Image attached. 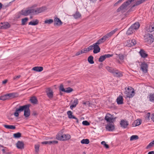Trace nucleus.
<instances>
[{"label": "nucleus", "mask_w": 154, "mask_h": 154, "mask_svg": "<svg viewBox=\"0 0 154 154\" xmlns=\"http://www.w3.org/2000/svg\"><path fill=\"white\" fill-rule=\"evenodd\" d=\"M134 0H128L127 1L124 3L117 10V12L121 11L122 13H124L127 10V6L130 4L131 2Z\"/></svg>", "instance_id": "1"}, {"label": "nucleus", "mask_w": 154, "mask_h": 154, "mask_svg": "<svg viewBox=\"0 0 154 154\" xmlns=\"http://www.w3.org/2000/svg\"><path fill=\"white\" fill-rule=\"evenodd\" d=\"M126 88H125V93L126 97L129 98L132 97L135 94L134 89L131 87H128L127 89Z\"/></svg>", "instance_id": "2"}, {"label": "nucleus", "mask_w": 154, "mask_h": 154, "mask_svg": "<svg viewBox=\"0 0 154 154\" xmlns=\"http://www.w3.org/2000/svg\"><path fill=\"white\" fill-rule=\"evenodd\" d=\"M144 40L147 44H150L153 42V35L151 34H148L145 36Z\"/></svg>", "instance_id": "3"}, {"label": "nucleus", "mask_w": 154, "mask_h": 154, "mask_svg": "<svg viewBox=\"0 0 154 154\" xmlns=\"http://www.w3.org/2000/svg\"><path fill=\"white\" fill-rule=\"evenodd\" d=\"M116 117L114 118L113 116L109 113H107L106 115L105 119L107 122H112L114 120L116 119Z\"/></svg>", "instance_id": "4"}, {"label": "nucleus", "mask_w": 154, "mask_h": 154, "mask_svg": "<svg viewBox=\"0 0 154 154\" xmlns=\"http://www.w3.org/2000/svg\"><path fill=\"white\" fill-rule=\"evenodd\" d=\"M60 91L67 93H69L72 91V89L70 87L64 88L63 84L60 85L59 88Z\"/></svg>", "instance_id": "5"}, {"label": "nucleus", "mask_w": 154, "mask_h": 154, "mask_svg": "<svg viewBox=\"0 0 154 154\" xmlns=\"http://www.w3.org/2000/svg\"><path fill=\"white\" fill-rule=\"evenodd\" d=\"M21 14L25 16H27L30 14H34V9H29L26 10H22L21 11Z\"/></svg>", "instance_id": "6"}, {"label": "nucleus", "mask_w": 154, "mask_h": 154, "mask_svg": "<svg viewBox=\"0 0 154 154\" xmlns=\"http://www.w3.org/2000/svg\"><path fill=\"white\" fill-rule=\"evenodd\" d=\"M46 9L47 8L45 7H42L36 9H34V14H36L41 13L45 11Z\"/></svg>", "instance_id": "7"}, {"label": "nucleus", "mask_w": 154, "mask_h": 154, "mask_svg": "<svg viewBox=\"0 0 154 154\" xmlns=\"http://www.w3.org/2000/svg\"><path fill=\"white\" fill-rule=\"evenodd\" d=\"M46 92L48 97L50 98H52L53 97V92L52 90L50 88L46 89Z\"/></svg>", "instance_id": "8"}, {"label": "nucleus", "mask_w": 154, "mask_h": 154, "mask_svg": "<svg viewBox=\"0 0 154 154\" xmlns=\"http://www.w3.org/2000/svg\"><path fill=\"white\" fill-rule=\"evenodd\" d=\"M10 27V25L7 22L1 23H0V28L2 29H7Z\"/></svg>", "instance_id": "9"}, {"label": "nucleus", "mask_w": 154, "mask_h": 154, "mask_svg": "<svg viewBox=\"0 0 154 154\" xmlns=\"http://www.w3.org/2000/svg\"><path fill=\"white\" fill-rule=\"evenodd\" d=\"M113 54H106L101 56L99 58V62H102L106 58H109L112 56Z\"/></svg>", "instance_id": "10"}, {"label": "nucleus", "mask_w": 154, "mask_h": 154, "mask_svg": "<svg viewBox=\"0 0 154 154\" xmlns=\"http://www.w3.org/2000/svg\"><path fill=\"white\" fill-rule=\"evenodd\" d=\"M93 52L94 54H97L100 51V49L98 45L95 43L93 44Z\"/></svg>", "instance_id": "11"}, {"label": "nucleus", "mask_w": 154, "mask_h": 154, "mask_svg": "<svg viewBox=\"0 0 154 154\" xmlns=\"http://www.w3.org/2000/svg\"><path fill=\"white\" fill-rule=\"evenodd\" d=\"M106 128L107 130L109 131H112L114 130L115 127L113 124L110 123L106 126Z\"/></svg>", "instance_id": "12"}, {"label": "nucleus", "mask_w": 154, "mask_h": 154, "mask_svg": "<svg viewBox=\"0 0 154 154\" xmlns=\"http://www.w3.org/2000/svg\"><path fill=\"white\" fill-rule=\"evenodd\" d=\"M120 125L122 127L125 128H127V126L128 125V121L124 120H122L120 122Z\"/></svg>", "instance_id": "13"}, {"label": "nucleus", "mask_w": 154, "mask_h": 154, "mask_svg": "<svg viewBox=\"0 0 154 154\" xmlns=\"http://www.w3.org/2000/svg\"><path fill=\"white\" fill-rule=\"evenodd\" d=\"M30 115V111L29 108V106L27 105L26 107L24 110V116L26 117H29Z\"/></svg>", "instance_id": "14"}, {"label": "nucleus", "mask_w": 154, "mask_h": 154, "mask_svg": "<svg viewBox=\"0 0 154 154\" xmlns=\"http://www.w3.org/2000/svg\"><path fill=\"white\" fill-rule=\"evenodd\" d=\"M141 68L142 71L145 72H146L147 71V68L148 67L147 65L145 63H142L141 65Z\"/></svg>", "instance_id": "15"}, {"label": "nucleus", "mask_w": 154, "mask_h": 154, "mask_svg": "<svg viewBox=\"0 0 154 154\" xmlns=\"http://www.w3.org/2000/svg\"><path fill=\"white\" fill-rule=\"evenodd\" d=\"M56 139L64 141V134L59 133L56 135Z\"/></svg>", "instance_id": "16"}, {"label": "nucleus", "mask_w": 154, "mask_h": 154, "mask_svg": "<svg viewBox=\"0 0 154 154\" xmlns=\"http://www.w3.org/2000/svg\"><path fill=\"white\" fill-rule=\"evenodd\" d=\"M140 25L138 22H136L133 24L131 27L134 30H137L139 27Z\"/></svg>", "instance_id": "17"}, {"label": "nucleus", "mask_w": 154, "mask_h": 154, "mask_svg": "<svg viewBox=\"0 0 154 154\" xmlns=\"http://www.w3.org/2000/svg\"><path fill=\"white\" fill-rule=\"evenodd\" d=\"M54 25H57L58 26L61 25L62 23L60 20L58 18L56 17L54 20Z\"/></svg>", "instance_id": "18"}, {"label": "nucleus", "mask_w": 154, "mask_h": 154, "mask_svg": "<svg viewBox=\"0 0 154 154\" xmlns=\"http://www.w3.org/2000/svg\"><path fill=\"white\" fill-rule=\"evenodd\" d=\"M17 147L19 149H23L24 148V144L22 142L18 141L16 143Z\"/></svg>", "instance_id": "19"}, {"label": "nucleus", "mask_w": 154, "mask_h": 154, "mask_svg": "<svg viewBox=\"0 0 154 154\" xmlns=\"http://www.w3.org/2000/svg\"><path fill=\"white\" fill-rule=\"evenodd\" d=\"M117 103L118 104H122L123 103V98L121 96H119L116 99Z\"/></svg>", "instance_id": "20"}, {"label": "nucleus", "mask_w": 154, "mask_h": 154, "mask_svg": "<svg viewBox=\"0 0 154 154\" xmlns=\"http://www.w3.org/2000/svg\"><path fill=\"white\" fill-rule=\"evenodd\" d=\"M32 70L36 72H40L43 70V68L41 66H35L33 67Z\"/></svg>", "instance_id": "21"}, {"label": "nucleus", "mask_w": 154, "mask_h": 154, "mask_svg": "<svg viewBox=\"0 0 154 154\" xmlns=\"http://www.w3.org/2000/svg\"><path fill=\"white\" fill-rule=\"evenodd\" d=\"M67 114L69 119H76V118L72 115V112L71 111H69L67 112Z\"/></svg>", "instance_id": "22"}, {"label": "nucleus", "mask_w": 154, "mask_h": 154, "mask_svg": "<svg viewBox=\"0 0 154 154\" xmlns=\"http://www.w3.org/2000/svg\"><path fill=\"white\" fill-rule=\"evenodd\" d=\"M113 74L114 76L117 77H120L122 76V75L121 72L116 69H115Z\"/></svg>", "instance_id": "23"}, {"label": "nucleus", "mask_w": 154, "mask_h": 154, "mask_svg": "<svg viewBox=\"0 0 154 154\" xmlns=\"http://www.w3.org/2000/svg\"><path fill=\"white\" fill-rule=\"evenodd\" d=\"M58 141H45L42 142V143L43 144H55L57 143Z\"/></svg>", "instance_id": "24"}, {"label": "nucleus", "mask_w": 154, "mask_h": 154, "mask_svg": "<svg viewBox=\"0 0 154 154\" xmlns=\"http://www.w3.org/2000/svg\"><path fill=\"white\" fill-rule=\"evenodd\" d=\"M6 95L8 100L14 98L16 96V94L15 93H9Z\"/></svg>", "instance_id": "25"}, {"label": "nucleus", "mask_w": 154, "mask_h": 154, "mask_svg": "<svg viewBox=\"0 0 154 154\" xmlns=\"http://www.w3.org/2000/svg\"><path fill=\"white\" fill-rule=\"evenodd\" d=\"M139 53L141 57L143 58H145L147 57L148 55L143 50H141L139 52Z\"/></svg>", "instance_id": "26"}, {"label": "nucleus", "mask_w": 154, "mask_h": 154, "mask_svg": "<svg viewBox=\"0 0 154 154\" xmlns=\"http://www.w3.org/2000/svg\"><path fill=\"white\" fill-rule=\"evenodd\" d=\"M141 123V121L140 119H137L134 121L133 124V126H136L140 125Z\"/></svg>", "instance_id": "27"}, {"label": "nucleus", "mask_w": 154, "mask_h": 154, "mask_svg": "<svg viewBox=\"0 0 154 154\" xmlns=\"http://www.w3.org/2000/svg\"><path fill=\"white\" fill-rule=\"evenodd\" d=\"M27 105H25L23 106H20L18 109H16V110L19 112L24 110Z\"/></svg>", "instance_id": "28"}, {"label": "nucleus", "mask_w": 154, "mask_h": 154, "mask_svg": "<svg viewBox=\"0 0 154 154\" xmlns=\"http://www.w3.org/2000/svg\"><path fill=\"white\" fill-rule=\"evenodd\" d=\"M146 30L148 32H150L154 31V24L152 25L149 27H147Z\"/></svg>", "instance_id": "29"}, {"label": "nucleus", "mask_w": 154, "mask_h": 154, "mask_svg": "<svg viewBox=\"0 0 154 154\" xmlns=\"http://www.w3.org/2000/svg\"><path fill=\"white\" fill-rule=\"evenodd\" d=\"M144 2L143 0H137L136 2L133 5L132 8Z\"/></svg>", "instance_id": "30"}, {"label": "nucleus", "mask_w": 154, "mask_h": 154, "mask_svg": "<svg viewBox=\"0 0 154 154\" xmlns=\"http://www.w3.org/2000/svg\"><path fill=\"white\" fill-rule=\"evenodd\" d=\"M4 126L7 129H14L15 128V127L14 126L12 125H4Z\"/></svg>", "instance_id": "31"}, {"label": "nucleus", "mask_w": 154, "mask_h": 154, "mask_svg": "<svg viewBox=\"0 0 154 154\" xmlns=\"http://www.w3.org/2000/svg\"><path fill=\"white\" fill-rule=\"evenodd\" d=\"M134 32V30L130 27L127 32L126 34L127 35H129L133 33Z\"/></svg>", "instance_id": "32"}, {"label": "nucleus", "mask_w": 154, "mask_h": 154, "mask_svg": "<svg viewBox=\"0 0 154 154\" xmlns=\"http://www.w3.org/2000/svg\"><path fill=\"white\" fill-rule=\"evenodd\" d=\"M39 21L37 20H35L33 21H31L29 23V24L32 25H36L38 24V23Z\"/></svg>", "instance_id": "33"}, {"label": "nucleus", "mask_w": 154, "mask_h": 154, "mask_svg": "<svg viewBox=\"0 0 154 154\" xmlns=\"http://www.w3.org/2000/svg\"><path fill=\"white\" fill-rule=\"evenodd\" d=\"M89 140L88 139H83L81 141V143L83 144H88L89 143Z\"/></svg>", "instance_id": "34"}, {"label": "nucleus", "mask_w": 154, "mask_h": 154, "mask_svg": "<svg viewBox=\"0 0 154 154\" xmlns=\"http://www.w3.org/2000/svg\"><path fill=\"white\" fill-rule=\"evenodd\" d=\"M117 29H116L112 31L109 33L106 34L109 37H111L113 34H114L117 31Z\"/></svg>", "instance_id": "35"}, {"label": "nucleus", "mask_w": 154, "mask_h": 154, "mask_svg": "<svg viewBox=\"0 0 154 154\" xmlns=\"http://www.w3.org/2000/svg\"><path fill=\"white\" fill-rule=\"evenodd\" d=\"M149 100L150 101L154 103V93L150 94H149Z\"/></svg>", "instance_id": "36"}, {"label": "nucleus", "mask_w": 154, "mask_h": 154, "mask_svg": "<svg viewBox=\"0 0 154 154\" xmlns=\"http://www.w3.org/2000/svg\"><path fill=\"white\" fill-rule=\"evenodd\" d=\"M88 60L89 63L90 64H93L94 63L93 61V57L91 55L89 56L88 58Z\"/></svg>", "instance_id": "37"}, {"label": "nucleus", "mask_w": 154, "mask_h": 154, "mask_svg": "<svg viewBox=\"0 0 154 154\" xmlns=\"http://www.w3.org/2000/svg\"><path fill=\"white\" fill-rule=\"evenodd\" d=\"M116 55L118 56L117 58H119L122 62H123L124 58V56L122 54H116Z\"/></svg>", "instance_id": "38"}, {"label": "nucleus", "mask_w": 154, "mask_h": 154, "mask_svg": "<svg viewBox=\"0 0 154 154\" xmlns=\"http://www.w3.org/2000/svg\"><path fill=\"white\" fill-rule=\"evenodd\" d=\"M30 100L32 103L34 104H36L37 101L36 97H31Z\"/></svg>", "instance_id": "39"}, {"label": "nucleus", "mask_w": 154, "mask_h": 154, "mask_svg": "<svg viewBox=\"0 0 154 154\" xmlns=\"http://www.w3.org/2000/svg\"><path fill=\"white\" fill-rule=\"evenodd\" d=\"M88 52L86 48H85L82 50L78 52V55H80L84 53H85Z\"/></svg>", "instance_id": "40"}, {"label": "nucleus", "mask_w": 154, "mask_h": 154, "mask_svg": "<svg viewBox=\"0 0 154 154\" xmlns=\"http://www.w3.org/2000/svg\"><path fill=\"white\" fill-rule=\"evenodd\" d=\"M138 138L139 137L137 135H133L131 137L130 140L131 141H132L133 140H137Z\"/></svg>", "instance_id": "41"}, {"label": "nucleus", "mask_w": 154, "mask_h": 154, "mask_svg": "<svg viewBox=\"0 0 154 154\" xmlns=\"http://www.w3.org/2000/svg\"><path fill=\"white\" fill-rule=\"evenodd\" d=\"M106 69L109 72L112 74L115 70V69H113L112 68H111L109 66L106 67Z\"/></svg>", "instance_id": "42"}, {"label": "nucleus", "mask_w": 154, "mask_h": 154, "mask_svg": "<svg viewBox=\"0 0 154 154\" xmlns=\"http://www.w3.org/2000/svg\"><path fill=\"white\" fill-rule=\"evenodd\" d=\"M64 140H68L71 138L70 136L68 134H64Z\"/></svg>", "instance_id": "43"}, {"label": "nucleus", "mask_w": 154, "mask_h": 154, "mask_svg": "<svg viewBox=\"0 0 154 154\" xmlns=\"http://www.w3.org/2000/svg\"><path fill=\"white\" fill-rule=\"evenodd\" d=\"M53 19H49L45 20V23L46 24H50L53 23Z\"/></svg>", "instance_id": "44"}, {"label": "nucleus", "mask_w": 154, "mask_h": 154, "mask_svg": "<svg viewBox=\"0 0 154 154\" xmlns=\"http://www.w3.org/2000/svg\"><path fill=\"white\" fill-rule=\"evenodd\" d=\"M77 104V102L76 101H74V103L73 104L71 105L70 106V108L71 109H72L73 108L76 106Z\"/></svg>", "instance_id": "45"}, {"label": "nucleus", "mask_w": 154, "mask_h": 154, "mask_svg": "<svg viewBox=\"0 0 154 154\" xmlns=\"http://www.w3.org/2000/svg\"><path fill=\"white\" fill-rule=\"evenodd\" d=\"M0 100H8L7 97V95L5 94L4 95L1 96L0 97Z\"/></svg>", "instance_id": "46"}, {"label": "nucleus", "mask_w": 154, "mask_h": 154, "mask_svg": "<svg viewBox=\"0 0 154 154\" xmlns=\"http://www.w3.org/2000/svg\"><path fill=\"white\" fill-rule=\"evenodd\" d=\"M13 135L15 138H18L21 137V134L20 133L18 132L14 134Z\"/></svg>", "instance_id": "47"}, {"label": "nucleus", "mask_w": 154, "mask_h": 154, "mask_svg": "<svg viewBox=\"0 0 154 154\" xmlns=\"http://www.w3.org/2000/svg\"><path fill=\"white\" fill-rule=\"evenodd\" d=\"M28 18L26 17L24 19H23L22 20V24L23 25H24L26 24V23L27 22L28 20Z\"/></svg>", "instance_id": "48"}, {"label": "nucleus", "mask_w": 154, "mask_h": 154, "mask_svg": "<svg viewBox=\"0 0 154 154\" xmlns=\"http://www.w3.org/2000/svg\"><path fill=\"white\" fill-rule=\"evenodd\" d=\"M104 41L103 38H102L99 39L96 43L98 45L103 43Z\"/></svg>", "instance_id": "49"}, {"label": "nucleus", "mask_w": 154, "mask_h": 154, "mask_svg": "<svg viewBox=\"0 0 154 154\" xmlns=\"http://www.w3.org/2000/svg\"><path fill=\"white\" fill-rule=\"evenodd\" d=\"M94 48L93 44L89 46L88 48H86L88 52L92 50Z\"/></svg>", "instance_id": "50"}, {"label": "nucleus", "mask_w": 154, "mask_h": 154, "mask_svg": "<svg viewBox=\"0 0 154 154\" xmlns=\"http://www.w3.org/2000/svg\"><path fill=\"white\" fill-rule=\"evenodd\" d=\"M39 145L37 144L35 145V149L36 152H38L39 151Z\"/></svg>", "instance_id": "51"}, {"label": "nucleus", "mask_w": 154, "mask_h": 154, "mask_svg": "<svg viewBox=\"0 0 154 154\" xmlns=\"http://www.w3.org/2000/svg\"><path fill=\"white\" fill-rule=\"evenodd\" d=\"M154 145V143L153 142V141L151 142H150L149 145L146 146V149H148L152 146Z\"/></svg>", "instance_id": "52"}, {"label": "nucleus", "mask_w": 154, "mask_h": 154, "mask_svg": "<svg viewBox=\"0 0 154 154\" xmlns=\"http://www.w3.org/2000/svg\"><path fill=\"white\" fill-rule=\"evenodd\" d=\"M82 123L84 125L86 126H88L90 125V123L87 121H83Z\"/></svg>", "instance_id": "53"}, {"label": "nucleus", "mask_w": 154, "mask_h": 154, "mask_svg": "<svg viewBox=\"0 0 154 154\" xmlns=\"http://www.w3.org/2000/svg\"><path fill=\"white\" fill-rule=\"evenodd\" d=\"M101 143L102 144L104 145V146L106 148H109V145L106 144L105 141H102L101 142Z\"/></svg>", "instance_id": "54"}, {"label": "nucleus", "mask_w": 154, "mask_h": 154, "mask_svg": "<svg viewBox=\"0 0 154 154\" xmlns=\"http://www.w3.org/2000/svg\"><path fill=\"white\" fill-rule=\"evenodd\" d=\"M83 105L88 106H90L91 104V103L89 101H86V102H83Z\"/></svg>", "instance_id": "55"}, {"label": "nucleus", "mask_w": 154, "mask_h": 154, "mask_svg": "<svg viewBox=\"0 0 154 154\" xmlns=\"http://www.w3.org/2000/svg\"><path fill=\"white\" fill-rule=\"evenodd\" d=\"M136 40L134 39H133L131 41V45L133 46L135 45V44H136Z\"/></svg>", "instance_id": "56"}, {"label": "nucleus", "mask_w": 154, "mask_h": 154, "mask_svg": "<svg viewBox=\"0 0 154 154\" xmlns=\"http://www.w3.org/2000/svg\"><path fill=\"white\" fill-rule=\"evenodd\" d=\"M21 77L20 75H18L17 76H14L13 78V79L14 80H17L18 79L20 78Z\"/></svg>", "instance_id": "57"}, {"label": "nucleus", "mask_w": 154, "mask_h": 154, "mask_svg": "<svg viewBox=\"0 0 154 154\" xmlns=\"http://www.w3.org/2000/svg\"><path fill=\"white\" fill-rule=\"evenodd\" d=\"M109 38V37L107 34L102 37L104 41H105Z\"/></svg>", "instance_id": "58"}, {"label": "nucleus", "mask_w": 154, "mask_h": 154, "mask_svg": "<svg viewBox=\"0 0 154 154\" xmlns=\"http://www.w3.org/2000/svg\"><path fill=\"white\" fill-rule=\"evenodd\" d=\"M19 112L16 110L14 114V116L16 117H18L19 116Z\"/></svg>", "instance_id": "59"}, {"label": "nucleus", "mask_w": 154, "mask_h": 154, "mask_svg": "<svg viewBox=\"0 0 154 154\" xmlns=\"http://www.w3.org/2000/svg\"><path fill=\"white\" fill-rule=\"evenodd\" d=\"M150 113L149 112H148L147 113L146 116V118L147 119H149L150 116Z\"/></svg>", "instance_id": "60"}, {"label": "nucleus", "mask_w": 154, "mask_h": 154, "mask_svg": "<svg viewBox=\"0 0 154 154\" xmlns=\"http://www.w3.org/2000/svg\"><path fill=\"white\" fill-rule=\"evenodd\" d=\"M73 16L75 19H76L77 18V13L76 12L73 15Z\"/></svg>", "instance_id": "61"}, {"label": "nucleus", "mask_w": 154, "mask_h": 154, "mask_svg": "<svg viewBox=\"0 0 154 154\" xmlns=\"http://www.w3.org/2000/svg\"><path fill=\"white\" fill-rule=\"evenodd\" d=\"M152 120L154 122V113L153 114L151 118Z\"/></svg>", "instance_id": "62"}, {"label": "nucleus", "mask_w": 154, "mask_h": 154, "mask_svg": "<svg viewBox=\"0 0 154 154\" xmlns=\"http://www.w3.org/2000/svg\"><path fill=\"white\" fill-rule=\"evenodd\" d=\"M37 6V5H33L32 6H31L30 9H34L33 8H35Z\"/></svg>", "instance_id": "63"}, {"label": "nucleus", "mask_w": 154, "mask_h": 154, "mask_svg": "<svg viewBox=\"0 0 154 154\" xmlns=\"http://www.w3.org/2000/svg\"><path fill=\"white\" fill-rule=\"evenodd\" d=\"M148 154H154V152L153 151H151L148 152Z\"/></svg>", "instance_id": "64"}]
</instances>
